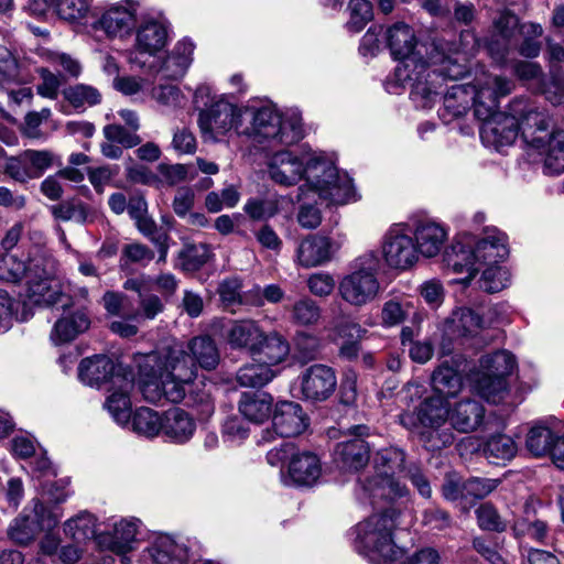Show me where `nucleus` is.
Returning <instances> with one entry per match:
<instances>
[{
	"label": "nucleus",
	"instance_id": "25",
	"mask_svg": "<svg viewBox=\"0 0 564 564\" xmlns=\"http://www.w3.org/2000/svg\"><path fill=\"white\" fill-rule=\"evenodd\" d=\"M274 432L282 437L302 434L310 424V419L301 404L293 401H280L272 413Z\"/></svg>",
	"mask_w": 564,
	"mask_h": 564
},
{
	"label": "nucleus",
	"instance_id": "54",
	"mask_svg": "<svg viewBox=\"0 0 564 564\" xmlns=\"http://www.w3.org/2000/svg\"><path fill=\"white\" fill-rule=\"evenodd\" d=\"M243 210L253 220H268L279 213V200L274 197L250 198Z\"/></svg>",
	"mask_w": 564,
	"mask_h": 564
},
{
	"label": "nucleus",
	"instance_id": "59",
	"mask_svg": "<svg viewBox=\"0 0 564 564\" xmlns=\"http://www.w3.org/2000/svg\"><path fill=\"white\" fill-rule=\"evenodd\" d=\"M209 254V248L204 243L187 245L180 252L182 267L186 271H196L208 261Z\"/></svg>",
	"mask_w": 564,
	"mask_h": 564
},
{
	"label": "nucleus",
	"instance_id": "49",
	"mask_svg": "<svg viewBox=\"0 0 564 564\" xmlns=\"http://www.w3.org/2000/svg\"><path fill=\"white\" fill-rule=\"evenodd\" d=\"M24 162L28 164L33 178L41 177L53 165L62 166V161L50 150H25Z\"/></svg>",
	"mask_w": 564,
	"mask_h": 564
},
{
	"label": "nucleus",
	"instance_id": "9",
	"mask_svg": "<svg viewBox=\"0 0 564 564\" xmlns=\"http://www.w3.org/2000/svg\"><path fill=\"white\" fill-rule=\"evenodd\" d=\"M496 322V310L488 308L481 313L470 307H457L444 321L442 327V355H451L454 343L465 338H475L490 328Z\"/></svg>",
	"mask_w": 564,
	"mask_h": 564
},
{
	"label": "nucleus",
	"instance_id": "50",
	"mask_svg": "<svg viewBox=\"0 0 564 564\" xmlns=\"http://www.w3.org/2000/svg\"><path fill=\"white\" fill-rule=\"evenodd\" d=\"M63 95L64 98L76 109L93 107L101 101V95L98 89L85 84L69 86L64 89Z\"/></svg>",
	"mask_w": 564,
	"mask_h": 564
},
{
	"label": "nucleus",
	"instance_id": "17",
	"mask_svg": "<svg viewBox=\"0 0 564 564\" xmlns=\"http://www.w3.org/2000/svg\"><path fill=\"white\" fill-rule=\"evenodd\" d=\"M300 398L311 403L328 400L337 388L335 370L323 364L305 368L297 377Z\"/></svg>",
	"mask_w": 564,
	"mask_h": 564
},
{
	"label": "nucleus",
	"instance_id": "56",
	"mask_svg": "<svg viewBox=\"0 0 564 564\" xmlns=\"http://www.w3.org/2000/svg\"><path fill=\"white\" fill-rule=\"evenodd\" d=\"M33 518L31 520L34 521L37 529L51 531L58 524L62 518L61 509L56 506L48 507L40 500H33Z\"/></svg>",
	"mask_w": 564,
	"mask_h": 564
},
{
	"label": "nucleus",
	"instance_id": "63",
	"mask_svg": "<svg viewBox=\"0 0 564 564\" xmlns=\"http://www.w3.org/2000/svg\"><path fill=\"white\" fill-rule=\"evenodd\" d=\"M145 79L137 76H117L113 87L121 94L132 97L137 101H144Z\"/></svg>",
	"mask_w": 564,
	"mask_h": 564
},
{
	"label": "nucleus",
	"instance_id": "34",
	"mask_svg": "<svg viewBox=\"0 0 564 564\" xmlns=\"http://www.w3.org/2000/svg\"><path fill=\"white\" fill-rule=\"evenodd\" d=\"M475 263H498L508 256L507 237L505 234L492 229L482 238L475 237L473 247Z\"/></svg>",
	"mask_w": 564,
	"mask_h": 564
},
{
	"label": "nucleus",
	"instance_id": "57",
	"mask_svg": "<svg viewBox=\"0 0 564 564\" xmlns=\"http://www.w3.org/2000/svg\"><path fill=\"white\" fill-rule=\"evenodd\" d=\"M91 0H57L55 10L58 17L69 22H79L86 18Z\"/></svg>",
	"mask_w": 564,
	"mask_h": 564
},
{
	"label": "nucleus",
	"instance_id": "22",
	"mask_svg": "<svg viewBox=\"0 0 564 564\" xmlns=\"http://www.w3.org/2000/svg\"><path fill=\"white\" fill-rule=\"evenodd\" d=\"M475 236L470 234H459L453 242L445 249L443 261L448 269L455 273L467 272V278L462 282L467 284L474 276L477 268L475 267L474 247Z\"/></svg>",
	"mask_w": 564,
	"mask_h": 564
},
{
	"label": "nucleus",
	"instance_id": "26",
	"mask_svg": "<svg viewBox=\"0 0 564 564\" xmlns=\"http://www.w3.org/2000/svg\"><path fill=\"white\" fill-rule=\"evenodd\" d=\"M411 225L412 232L415 238V248L417 254L432 258L438 254L447 239L446 228L432 219H416Z\"/></svg>",
	"mask_w": 564,
	"mask_h": 564
},
{
	"label": "nucleus",
	"instance_id": "47",
	"mask_svg": "<svg viewBox=\"0 0 564 564\" xmlns=\"http://www.w3.org/2000/svg\"><path fill=\"white\" fill-rule=\"evenodd\" d=\"M64 531L76 542H85L98 536L96 535V518L86 511L67 520Z\"/></svg>",
	"mask_w": 564,
	"mask_h": 564
},
{
	"label": "nucleus",
	"instance_id": "40",
	"mask_svg": "<svg viewBox=\"0 0 564 564\" xmlns=\"http://www.w3.org/2000/svg\"><path fill=\"white\" fill-rule=\"evenodd\" d=\"M191 358L200 368L214 370L219 365L220 354L215 340L209 336H197L188 343Z\"/></svg>",
	"mask_w": 564,
	"mask_h": 564
},
{
	"label": "nucleus",
	"instance_id": "19",
	"mask_svg": "<svg viewBox=\"0 0 564 564\" xmlns=\"http://www.w3.org/2000/svg\"><path fill=\"white\" fill-rule=\"evenodd\" d=\"M349 431L355 437L339 442L335 447L334 457L341 469L358 471L367 466L370 459L371 448L369 443L364 440V436L369 435V427L355 425Z\"/></svg>",
	"mask_w": 564,
	"mask_h": 564
},
{
	"label": "nucleus",
	"instance_id": "51",
	"mask_svg": "<svg viewBox=\"0 0 564 564\" xmlns=\"http://www.w3.org/2000/svg\"><path fill=\"white\" fill-rule=\"evenodd\" d=\"M29 273V263L13 253H4L0 258V280L8 283H18Z\"/></svg>",
	"mask_w": 564,
	"mask_h": 564
},
{
	"label": "nucleus",
	"instance_id": "37",
	"mask_svg": "<svg viewBox=\"0 0 564 564\" xmlns=\"http://www.w3.org/2000/svg\"><path fill=\"white\" fill-rule=\"evenodd\" d=\"M196 430L194 420L181 409H172L165 412L161 432L175 444L188 442Z\"/></svg>",
	"mask_w": 564,
	"mask_h": 564
},
{
	"label": "nucleus",
	"instance_id": "32",
	"mask_svg": "<svg viewBox=\"0 0 564 564\" xmlns=\"http://www.w3.org/2000/svg\"><path fill=\"white\" fill-rule=\"evenodd\" d=\"M485 408L474 399H463L451 406V426L459 433H471L484 422Z\"/></svg>",
	"mask_w": 564,
	"mask_h": 564
},
{
	"label": "nucleus",
	"instance_id": "35",
	"mask_svg": "<svg viewBox=\"0 0 564 564\" xmlns=\"http://www.w3.org/2000/svg\"><path fill=\"white\" fill-rule=\"evenodd\" d=\"M257 346V351L251 354L252 359L271 368L284 361L290 352L288 340L278 332L265 333L263 330L261 340Z\"/></svg>",
	"mask_w": 564,
	"mask_h": 564
},
{
	"label": "nucleus",
	"instance_id": "28",
	"mask_svg": "<svg viewBox=\"0 0 564 564\" xmlns=\"http://www.w3.org/2000/svg\"><path fill=\"white\" fill-rule=\"evenodd\" d=\"M117 376L122 375L116 371L115 362L106 355L84 358L78 366V378L86 386L100 388L110 382L112 387L118 383Z\"/></svg>",
	"mask_w": 564,
	"mask_h": 564
},
{
	"label": "nucleus",
	"instance_id": "11",
	"mask_svg": "<svg viewBox=\"0 0 564 564\" xmlns=\"http://www.w3.org/2000/svg\"><path fill=\"white\" fill-rule=\"evenodd\" d=\"M26 297L35 305L68 306V299L53 278V261L42 257L29 261Z\"/></svg>",
	"mask_w": 564,
	"mask_h": 564
},
{
	"label": "nucleus",
	"instance_id": "3",
	"mask_svg": "<svg viewBox=\"0 0 564 564\" xmlns=\"http://www.w3.org/2000/svg\"><path fill=\"white\" fill-rule=\"evenodd\" d=\"M387 43L394 59L400 61L393 74L386 82L390 94H400L410 88V97L416 107H427L438 95L437 85L445 77L457 79L465 72L458 58L446 56L437 64H427L416 58L414 48L416 37L411 26L403 22L387 30Z\"/></svg>",
	"mask_w": 564,
	"mask_h": 564
},
{
	"label": "nucleus",
	"instance_id": "58",
	"mask_svg": "<svg viewBox=\"0 0 564 564\" xmlns=\"http://www.w3.org/2000/svg\"><path fill=\"white\" fill-rule=\"evenodd\" d=\"M241 289L242 281L237 276H229L219 282L217 293L225 308L241 305Z\"/></svg>",
	"mask_w": 564,
	"mask_h": 564
},
{
	"label": "nucleus",
	"instance_id": "6",
	"mask_svg": "<svg viewBox=\"0 0 564 564\" xmlns=\"http://www.w3.org/2000/svg\"><path fill=\"white\" fill-rule=\"evenodd\" d=\"M404 462L405 453L398 447L378 451L373 457L375 474L357 481V499L362 503L378 507L408 497L409 489L394 477L395 473L403 469Z\"/></svg>",
	"mask_w": 564,
	"mask_h": 564
},
{
	"label": "nucleus",
	"instance_id": "48",
	"mask_svg": "<svg viewBox=\"0 0 564 564\" xmlns=\"http://www.w3.org/2000/svg\"><path fill=\"white\" fill-rule=\"evenodd\" d=\"M163 419L152 409L140 408L132 415L131 426L139 435L152 438L162 430Z\"/></svg>",
	"mask_w": 564,
	"mask_h": 564
},
{
	"label": "nucleus",
	"instance_id": "16",
	"mask_svg": "<svg viewBox=\"0 0 564 564\" xmlns=\"http://www.w3.org/2000/svg\"><path fill=\"white\" fill-rule=\"evenodd\" d=\"M410 224L392 225L383 238L382 254L390 268L406 270L417 260Z\"/></svg>",
	"mask_w": 564,
	"mask_h": 564
},
{
	"label": "nucleus",
	"instance_id": "44",
	"mask_svg": "<svg viewBox=\"0 0 564 564\" xmlns=\"http://www.w3.org/2000/svg\"><path fill=\"white\" fill-rule=\"evenodd\" d=\"M558 437L560 435L549 426L538 423L529 430L525 437V447L532 455L541 457L552 453Z\"/></svg>",
	"mask_w": 564,
	"mask_h": 564
},
{
	"label": "nucleus",
	"instance_id": "36",
	"mask_svg": "<svg viewBox=\"0 0 564 564\" xmlns=\"http://www.w3.org/2000/svg\"><path fill=\"white\" fill-rule=\"evenodd\" d=\"M273 398L263 391L243 392L238 409L240 414L251 423L261 424L273 413Z\"/></svg>",
	"mask_w": 564,
	"mask_h": 564
},
{
	"label": "nucleus",
	"instance_id": "39",
	"mask_svg": "<svg viewBox=\"0 0 564 564\" xmlns=\"http://www.w3.org/2000/svg\"><path fill=\"white\" fill-rule=\"evenodd\" d=\"M481 451L489 463L499 465L511 460L518 452V446L511 436L496 433L487 437Z\"/></svg>",
	"mask_w": 564,
	"mask_h": 564
},
{
	"label": "nucleus",
	"instance_id": "21",
	"mask_svg": "<svg viewBox=\"0 0 564 564\" xmlns=\"http://www.w3.org/2000/svg\"><path fill=\"white\" fill-rule=\"evenodd\" d=\"M141 521L137 518L121 519L115 523L112 533H102L97 536V543L120 557L121 564H130L128 556L137 541Z\"/></svg>",
	"mask_w": 564,
	"mask_h": 564
},
{
	"label": "nucleus",
	"instance_id": "13",
	"mask_svg": "<svg viewBox=\"0 0 564 564\" xmlns=\"http://www.w3.org/2000/svg\"><path fill=\"white\" fill-rule=\"evenodd\" d=\"M462 65L466 66L464 63L459 62ZM466 72L458 77L457 79H451L445 77L444 80L441 79V84L437 85L438 95L426 108H431L432 105L436 101L437 97L442 94V87L444 85L447 86V82H454L453 85L448 86L444 94V108L441 116L445 117V113L452 117H460L466 113V111L470 108V105L474 109V116L476 117V99L478 97V93L480 90L479 82L489 76V77H503L502 75L492 74L489 72H481L476 75L473 83L468 84H457L456 82L465 76L467 73V67H465Z\"/></svg>",
	"mask_w": 564,
	"mask_h": 564
},
{
	"label": "nucleus",
	"instance_id": "4",
	"mask_svg": "<svg viewBox=\"0 0 564 564\" xmlns=\"http://www.w3.org/2000/svg\"><path fill=\"white\" fill-rule=\"evenodd\" d=\"M399 517L397 508L388 507L358 522L351 531L355 550L371 564H400L403 550L394 542Z\"/></svg>",
	"mask_w": 564,
	"mask_h": 564
},
{
	"label": "nucleus",
	"instance_id": "41",
	"mask_svg": "<svg viewBox=\"0 0 564 564\" xmlns=\"http://www.w3.org/2000/svg\"><path fill=\"white\" fill-rule=\"evenodd\" d=\"M416 437L422 446L429 452H437L453 444L455 435L451 427L444 426H419L408 429Z\"/></svg>",
	"mask_w": 564,
	"mask_h": 564
},
{
	"label": "nucleus",
	"instance_id": "45",
	"mask_svg": "<svg viewBox=\"0 0 564 564\" xmlns=\"http://www.w3.org/2000/svg\"><path fill=\"white\" fill-rule=\"evenodd\" d=\"M275 376L276 372L271 367L253 360L239 368L236 379L241 387L261 388L271 382Z\"/></svg>",
	"mask_w": 564,
	"mask_h": 564
},
{
	"label": "nucleus",
	"instance_id": "29",
	"mask_svg": "<svg viewBox=\"0 0 564 564\" xmlns=\"http://www.w3.org/2000/svg\"><path fill=\"white\" fill-rule=\"evenodd\" d=\"M263 328L251 318L230 321L225 326L224 336L226 343L234 350H245L250 356L257 351V345L262 337Z\"/></svg>",
	"mask_w": 564,
	"mask_h": 564
},
{
	"label": "nucleus",
	"instance_id": "2",
	"mask_svg": "<svg viewBox=\"0 0 564 564\" xmlns=\"http://www.w3.org/2000/svg\"><path fill=\"white\" fill-rule=\"evenodd\" d=\"M267 172L270 180L281 186H293L304 180L297 189V202L308 198L310 194L333 205L357 199L350 176L339 172L334 162L321 152L299 155L289 150L278 151L269 159Z\"/></svg>",
	"mask_w": 564,
	"mask_h": 564
},
{
	"label": "nucleus",
	"instance_id": "62",
	"mask_svg": "<svg viewBox=\"0 0 564 564\" xmlns=\"http://www.w3.org/2000/svg\"><path fill=\"white\" fill-rule=\"evenodd\" d=\"M37 74L41 83L36 86V93L43 98L56 99L63 84L62 75L54 74L45 67L37 68Z\"/></svg>",
	"mask_w": 564,
	"mask_h": 564
},
{
	"label": "nucleus",
	"instance_id": "46",
	"mask_svg": "<svg viewBox=\"0 0 564 564\" xmlns=\"http://www.w3.org/2000/svg\"><path fill=\"white\" fill-rule=\"evenodd\" d=\"M167 386H171V383L163 378V373L155 365L152 372L142 375L139 382V389L143 398L151 403H159L164 399L169 401Z\"/></svg>",
	"mask_w": 564,
	"mask_h": 564
},
{
	"label": "nucleus",
	"instance_id": "14",
	"mask_svg": "<svg viewBox=\"0 0 564 564\" xmlns=\"http://www.w3.org/2000/svg\"><path fill=\"white\" fill-rule=\"evenodd\" d=\"M242 108L224 98L212 102L198 113V126L203 137L214 142L221 141L228 133L235 130L238 133V120Z\"/></svg>",
	"mask_w": 564,
	"mask_h": 564
},
{
	"label": "nucleus",
	"instance_id": "7",
	"mask_svg": "<svg viewBox=\"0 0 564 564\" xmlns=\"http://www.w3.org/2000/svg\"><path fill=\"white\" fill-rule=\"evenodd\" d=\"M380 258L375 251L365 252L350 264V273L345 275L339 284L340 297L352 306H364L373 301L380 290L378 272Z\"/></svg>",
	"mask_w": 564,
	"mask_h": 564
},
{
	"label": "nucleus",
	"instance_id": "55",
	"mask_svg": "<svg viewBox=\"0 0 564 564\" xmlns=\"http://www.w3.org/2000/svg\"><path fill=\"white\" fill-rule=\"evenodd\" d=\"M478 527L485 531L505 532L508 528L498 510L490 503H481L475 511Z\"/></svg>",
	"mask_w": 564,
	"mask_h": 564
},
{
	"label": "nucleus",
	"instance_id": "5",
	"mask_svg": "<svg viewBox=\"0 0 564 564\" xmlns=\"http://www.w3.org/2000/svg\"><path fill=\"white\" fill-rule=\"evenodd\" d=\"M238 134L292 145L304 137L302 116L293 109L280 113L271 104L249 105L240 112Z\"/></svg>",
	"mask_w": 564,
	"mask_h": 564
},
{
	"label": "nucleus",
	"instance_id": "30",
	"mask_svg": "<svg viewBox=\"0 0 564 564\" xmlns=\"http://www.w3.org/2000/svg\"><path fill=\"white\" fill-rule=\"evenodd\" d=\"M154 564H188L189 550L169 534L158 535L144 551Z\"/></svg>",
	"mask_w": 564,
	"mask_h": 564
},
{
	"label": "nucleus",
	"instance_id": "31",
	"mask_svg": "<svg viewBox=\"0 0 564 564\" xmlns=\"http://www.w3.org/2000/svg\"><path fill=\"white\" fill-rule=\"evenodd\" d=\"M118 383L110 389L113 390L105 402V408L115 422L119 425H127L131 417L130 392L134 387L132 376H117Z\"/></svg>",
	"mask_w": 564,
	"mask_h": 564
},
{
	"label": "nucleus",
	"instance_id": "8",
	"mask_svg": "<svg viewBox=\"0 0 564 564\" xmlns=\"http://www.w3.org/2000/svg\"><path fill=\"white\" fill-rule=\"evenodd\" d=\"M517 366L514 356L508 350H497L479 359V372L475 378L478 393L494 404L501 402L508 394L507 378Z\"/></svg>",
	"mask_w": 564,
	"mask_h": 564
},
{
	"label": "nucleus",
	"instance_id": "23",
	"mask_svg": "<svg viewBox=\"0 0 564 564\" xmlns=\"http://www.w3.org/2000/svg\"><path fill=\"white\" fill-rule=\"evenodd\" d=\"M195 44L184 37L175 43L173 48L156 62L154 70L165 79L177 80L185 76L194 61Z\"/></svg>",
	"mask_w": 564,
	"mask_h": 564
},
{
	"label": "nucleus",
	"instance_id": "52",
	"mask_svg": "<svg viewBox=\"0 0 564 564\" xmlns=\"http://www.w3.org/2000/svg\"><path fill=\"white\" fill-rule=\"evenodd\" d=\"M291 317L301 326L315 325L321 318V307L312 299L304 297L293 304Z\"/></svg>",
	"mask_w": 564,
	"mask_h": 564
},
{
	"label": "nucleus",
	"instance_id": "64",
	"mask_svg": "<svg viewBox=\"0 0 564 564\" xmlns=\"http://www.w3.org/2000/svg\"><path fill=\"white\" fill-rule=\"evenodd\" d=\"M152 98L163 107L176 108L184 100V95L177 86L165 84L152 88Z\"/></svg>",
	"mask_w": 564,
	"mask_h": 564
},
{
	"label": "nucleus",
	"instance_id": "42",
	"mask_svg": "<svg viewBox=\"0 0 564 564\" xmlns=\"http://www.w3.org/2000/svg\"><path fill=\"white\" fill-rule=\"evenodd\" d=\"M434 395H441L445 400L455 397L462 389V377L456 369L443 362L432 375Z\"/></svg>",
	"mask_w": 564,
	"mask_h": 564
},
{
	"label": "nucleus",
	"instance_id": "33",
	"mask_svg": "<svg viewBox=\"0 0 564 564\" xmlns=\"http://www.w3.org/2000/svg\"><path fill=\"white\" fill-rule=\"evenodd\" d=\"M543 138V145L534 148L544 155V173L556 175L564 172V131L558 130L549 134V128L545 132L536 133Z\"/></svg>",
	"mask_w": 564,
	"mask_h": 564
},
{
	"label": "nucleus",
	"instance_id": "38",
	"mask_svg": "<svg viewBox=\"0 0 564 564\" xmlns=\"http://www.w3.org/2000/svg\"><path fill=\"white\" fill-rule=\"evenodd\" d=\"M89 325L88 314L83 310H77L56 321L51 332V340L55 345L68 343L86 332Z\"/></svg>",
	"mask_w": 564,
	"mask_h": 564
},
{
	"label": "nucleus",
	"instance_id": "12",
	"mask_svg": "<svg viewBox=\"0 0 564 564\" xmlns=\"http://www.w3.org/2000/svg\"><path fill=\"white\" fill-rule=\"evenodd\" d=\"M169 43V29L154 18L142 19L135 29L134 42L128 61L132 66L144 68L150 57L156 56Z\"/></svg>",
	"mask_w": 564,
	"mask_h": 564
},
{
	"label": "nucleus",
	"instance_id": "27",
	"mask_svg": "<svg viewBox=\"0 0 564 564\" xmlns=\"http://www.w3.org/2000/svg\"><path fill=\"white\" fill-rule=\"evenodd\" d=\"M338 248L326 236L308 235L296 248V261L303 268L318 267L330 261Z\"/></svg>",
	"mask_w": 564,
	"mask_h": 564
},
{
	"label": "nucleus",
	"instance_id": "20",
	"mask_svg": "<svg viewBox=\"0 0 564 564\" xmlns=\"http://www.w3.org/2000/svg\"><path fill=\"white\" fill-rule=\"evenodd\" d=\"M447 421L451 423V406L441 395L427 397L414 412H403L399 415V422L405 429L444 426Z\"/></svg>",
	"mask_w": 564,
	"mask_h": 564
},
{
	"label": "nucleus",
	"instance_id": "53",
	"mask_svg": "<svg viewBox=\"0 0 564 564\" xmlns=\"http://www.w3.org/2000/svg\"><path fill=\"white\" fill-rule=\"evenodd\" d=\"M510 274L506 268L489 265L484 270L478 283L479 288L487 293H497L508 286Z\"/></svg>",
	"mask_w": 564,
	"mask_h": 564
},
{
	"label": "nucleus",
	"instance_id": "10",
	"mask_svg": "<svg viewBox=\"0 0 564 564\" xmlns=\"http://www.w3.org/2000/svg\"><path fill=\"white\" fill-rule=\"evenodd\" d=\"M155 367L169 380V401L178 403L186 398L196 377V366L191 356L180 346H174L155 357Z\"/></svg>",
	"mask_w": 564,
	"mask_h": 564
},
{
	"label": "nucleus",
	"instance_id": "18",
	"mask_svg": "<svg viewBox=\"0 0 564 564\" xmlns=\"http://www.w3.org/2000/svg\"><path fill=\"white\" fill-rule=\"evenodd\" d=\"M140 8L139 1L122 0L102 12L93 28L102 31L108 37H123L135 26Z\"/></svg>",
	"mask_w": 564,
	"mask_h": 564
},
{
	"label": "nucleus",
	"instance_id": "61",
	"mask_svg": "<svg viewBox=\"0 0 564 564\" xmlns=\"http://www.w3.org/2000/svg\"><path fill=\"white\" fill-rule=\"evenodd\" d=\"M37 528L30 516L17 518L9 529V536L18 544L26 545L34 540Z\"/></svg>",
	"mask_w": 564,
	"mask_h": 564
},
{
	"label": "nucleus",
	"instance_id": "24",
	"mask_svg": "<svg viewBox=\"0 0 564 564\" xmlns=\"http://www.w3.org/2000/svg\"><path fill=\"white\" fill-rule=\"evenodd\" d=\"M321 458L311 451H292L288 462V477L292 485L312 487L322 476Z\"/></svg>",
	"mask_w": 564,
	"mask_h": 564
},
{
	"label": "nucleus",
	"instance_id": "60",
	"mask_svg": "<svg viewBox=\"0 0 564 564\" xmlns=\"http://www.w3.org/2000/svg\"><path fill=\"white\" fill-rule=\"evenodd\" d=\"M350 19L347 28L354 33L360 32L372 18V6L368 0H350Z\"/></svg>",
	"mask_w": 564,
	"mask_h": 564
},
{
	"label": "nucleus",
	"instance_id": "43",
	"mask_svg": "<svg viewBox=\"0 0 564 564\" xmlns=\"http://www.w3.org/2000/svg\"><path fill=\"white\" fill-rule=\"evenodd\" d=\"M32 316L33 312L25 302L14 300L8 292L0 290V332L8 330L13 319L26 322Z\"/></svg>",
	"mask_w": 564,
	"mask_h": 564
},
{
	"label": "nucleus",
	"instance_id": "1",
	"mask_svg": "<svg viewBox=\"0 0 564 564\" xmlns=\"http://www.w3.org/2000/svg\"><path fill=\"white\" fill-rule=\"evenodd\" d=\"M476 99V118L481 121L480 139L486 147L500 150L511 145L519 134L530 148H541L543 133L551 126L544 108L527 96L510 100L506 111H499L500 99L510 95L514 83L508 77H485L479 82Z\"/></svg>",
	"mask_w": 564,
	"mask_h": 564
},
{
	"label": "nucleus",
	"instance_id": "15",
	"mask_svg": "<svg viewBox=\"0 0 564 564\" xmlns=\"http://www.w3.org/2000/svg\"><path fill=\"white\" fill-rule=\"evenodd\" d=\"M527 25L519 24L518 17L510 10H502L494 19V33L486 41V48L491 58L505 65L511 50L519 44V37Z\"/></svg>",
	"mask_w": 564,
	"mask_h": 564
}]
</instances>
